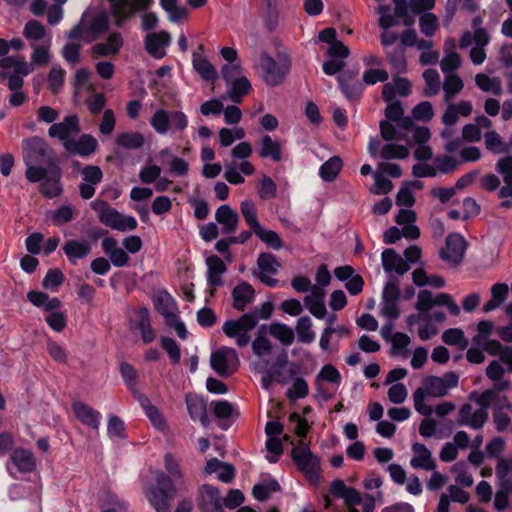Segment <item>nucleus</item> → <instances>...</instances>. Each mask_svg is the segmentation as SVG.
<instances>
[{
    "instance_id": "nucleus-37",
    "label": "nucleus",
    "mask_w": 512,
    "mask_h": 512,
    "mask_svg": "<svg viewBox=\"0 0 512 512\" xmlns=\"http://www.w3.org/2000/svg\"><path fill=\"white\" fill-rule=\"evenodd\" d=\"M442 341L449 346H458L460 350H464L468 346L463 330L460 328H449L442 334Z\"/></svg>"
},
{
    "instance_id": "nucleus-44",
    "label": "nucleus",
    "mask_w": 512,
    "mask_h": 512,
    "mask_svg": "<svg viewBox=\"0 0 512 512\" xmlns=\"http://www.w3.org/2000/svg\"><path fill=\"white\" fill-rule=\"evenodd\" d=\"M161 8L168 13L171 22H178L187 16V9L177 5V0H160Z\"/></svg>"
},
{
    "instance_id": "nucleus-45",
    "label": "nucleus",
    "mask_w": 512,
    "mask_h": 512,
    "mask_svg": "<svg viewBox=\"0 0 512 512\" xmlns=\"http://www.w3.org/2000/svg\"><path fill=\"white\" fill-rule=\"evenodd\" d=\"M170 112L158 109L150 119V125L159 134H165L170 128Z\"/></svg>"
},
{
    "instance_id": "nucleus-62",
    "label": "nucleus",
    "mask_w": 512,
    "mask_h": 512,
    "mask_svg": "<svg viewBox=\"0 0 512 512\" xmlns=\"http://www.w3.org/2000/svg\"><path fill=\"white\" fill-rule=\"evenodd\" d=\"M107 434L110 437H118L121 439L125 438L126 434L124 421L118 416H110L107 423Z\"/></svg>"
},
{
    "instance_id": "nucleus-8",
    "label": "nucleus",
    "mask_w": 512,
    "mask_h": 512,
    "mask_svg": "<svg viewBox=\"0 0 512 512\" xmlns=\"http://www.w3.org/2000/svg\"><path fill=\"white\" fill-rule=\"evenodd\" d=\"M197 506L200 512H224L220 490L211 484H202L198 489Z\"/></svg>"
},
{
    "instance_id": "nucleus-57",
    "label": "nucleus",
    "mask_w": 512,
    "mask_h": 512,
    "mask_svg": "<svg viewBox=\"0 0 512 512\" xmlns=\"http://www.w3.org/2000/svg\"><path fill=\"white\" fill-rule=\"evenodd\" d=\"M413 118L417 121L429 122L434 116V109L429 101H422L412 109Z\"/></svg>"
},
{
    "instance_id": "nucleus-32",
    "label": "nucleus",
    "mask_w": 512,
    "mask_h": 512,
    "mask_svg": "<svg viewBox=\"0 0 512 512\" xmlns=\"http://www.w3.org/2000/svg\"><path fill=\"white\" fill-rule=\"evenodd\" d=\"M230 84L231 88L228 91V94L234 103H240L242 101V97L248 95L252 89L250 81L244 76L235 79Z\"/></svg>"
},
{
    "instance_id": "nucleus-58",
    "label": "nucleus",
    "mask_w": 512,
    "mask_h": 512,
    "mask_svg": "<svg viewBox=\"0 0 512 512\" xmlns=\"http://www.w3.org/2000/svg\"><path fill=\"white\" fill-rule=\"evenodd\" d=\"M469 399L474 400L480 406V409L487 411L491 404L496 403L497 395H494V390L487 389L481 394L476 391L471 392Z\"/></svg>"
},
{
    "instance_id": "nucleus-12",
    "label": "nucleus",
    "mask_w": 512,
    "mask_h": 512,
    "mask_svg": "<svg viewBox=\"0 0 512 512\" xmlns=\"http://www.w3.org/2000/svg\"><path fill=\"white\" fill-rule=\"evenodd\" d=\"M171 43L169 32L161 30L159 32L148 33L144 38L145 50L155 59H161L166 55L165 47Z\"/></svg>"
},
{
    "instance_id": "nucleus-33",
    "label": "nucleus",
    "mask_w": 512,
    "mask_h": 512,
    "mask_svg": "<svg viewBox=\"0 0 512 512\" xmlns=\"http://www.w3.org/2000/svg\"><path fill=\"white\" fill-rule=\"evenodd\" d=\"M423 389L425 391V395L432 397H443L447 394V391L444 387L443 380L438 376L429 375L426 376L423 381Z\"/></svg>"
},
{
    "instance_id": "nucleus-60",
    "label": "nucleus",
    "mask_w": 512,
    "mask_h": 512,
    "mask_svg": "<svg viewBox=\"0 0 512 512\" xmlns=\"http://www.w3.org/2000/svg\"><path fill=\"white\" fill-rule=\"evenodd\" d=\"M81 174L83 182L92 185L99 184L103 179V172L101 168L97 165H86L82 169Z\"/></svg>"
},
{
    "instance_id": "nucleus-6",
    "label": "nucleus",
    "mask_w": 512,
    "mask_h": 512,
    "mask_svg": "<svg viewBox=\"0 0 512 512\" xmlns=\"http://www.w3.org/2000/svg\"><path fill=\"white\" fill-rule=\"evenodd\" d=\"M232 362L238 363V354L235 349L221 347L211 353V368L221 377H230L237 369Z\"/></svg>"
},
{
    "instance_id": "nucleus-34",
    "label": "nucleus",
    "mask_w": 512,
    "mask_h": 512,
    "mask_svg": "<svg viewBox=\"0 0 512 512\" xmlns=\"http://www.w3.org/2000/svg\"><path fill=\"white\" fill-rule=\"evenodd\" d=\"M269 332L285 346H289L294 342V331L286 324L273 323L269 326Z\"/></svg>"
},
{
    "instance_id": "nucleus-22",
    "label": "nucleus",
    "mask_w": 512,
    "mask_h": 512,
    "mask_svg": "<svg viewBox=\"0 0 512 512\" xmlns=\"http://www.w3.org/2000/svg\"><path fill=\"white\" fill-rule=\"evenodd\" d=\"M215 417L219 420L218 426L227 430L233 423L234 407L227 400H217L211 403Z\"/></svg>"
},
{
    "instance_id": "nucleus-38",
    "label": "nucleus",
    "mask_w": 512,
    "mask_h": 512,
    "mask_svg": "<svg viewBox=\"0 0 512 512\" xmlns=\"http://www.w3.org/2000/svg\"><path fill=\"white\" fill-rule=\"evenodd\" d=\"M450 43L452 51L447 52L446 56L442 59L440 63L441 70L444 73H451L457 70L461 65V58L457 52L454 51L455 49V42L454 40H448L445 43V46H447Z\"/></svg>"
},
{
    "instance_id": "nucleus-61",
    "label": "nucleus",
    "mask_w": 512,
    "mask_h": 512,
    "mask_svg": "<svg viewBox=\"0 0 512 512\" xmlns=\"http://www.w3.org/2000/svg\"><path fill=\"white\" fill-rule=\"evenodd\" d=\"M434 296L430 290H420L415 308L422 314L427 313L434 307Z\"/></svg>"
},
{
    "instance_id": "nucleus-17",
    "label": "nucleus",
    "mask_w": 512,
    "mask_h": 512,
    "mask_svg": "<svg viewBox=\"0 0 512 512\" xmlns=\"http://www.w3.org/2000/svg\"><path fill=\"white\" fill-rule=\"evenodd\" d=\"M412 451L415 456L410 460V465L414 469H423L432 471L436 468V462L432 457L430 450L422 443L415 442L412 445Z\"/></svg>"
},
{
    "instance_id": "nucleus-41",
    "label": "nucleus",
    "mask_w": 512,
    "mask_h": 512,
    "mask_svg": "<svg viewBox=\"0 0 512 512\" xmlns=\"http://www.w3.org/2000/svg\"><path fill=\"white\" fill-rule=\"evenodd\" d=\"M423 78L426 82V87L423 91L424 96L433 97L440 91V76L437 70L427 69L423 72Z\"/></svg>"
},
{
    "instance_id": "nucleus-4",
    "label": "nucleus",
    "mask_w": 512,
    "mask_h": 512,
    "mask_svg": "<svg viewBox=\"0 0 512 512\" xmlns=\"http://www.w3.org/2000/svg\"><path fill=\"white\" fill-rule=\"evenodd\" d=\"M291 458L307 479L317 480L319 478L320 459L312 453L306 443L300 441L299 445L294 446Z\"/></svg>"
},
{
    "instance_id": "nucleus-10",
    "label": "nucleus",
    "mask_w": 512,
    "mask_h": 512,
    "mask_svg": "<svg viewBox=\"0 0 512 512\" xmlns=\"http://www.w3.org/2000/svg\"><path fill=\"white\" fill-rule=\"evenodd\" d=\"M71 409L76 419L83 424L91 428L92 430H98L102 420V414L82 401H75L71 405Z\"/></svg>"
},
{
    "instance_id": "nucleus-50",
    "label": "nucleus",
    "mask_w": 512,
    "mask_h": 512,
    "mask_svg": "<svg viewBox=\"0 0 512 512\" xmlns=\"http://www.w3.org/2000/svg\"><path fill=\"white\" fill-rule=\"evenodd\" d=\"M464 87L462 79L456 74H449L445 77L443 89L445 92V101L452 99Z\"/></svg>"
},
{
    "instance_id": "nucleus-28",
    "label": "nucleus",
    "mask_w": 512,
    "mask_h": 512,
    "mask_svg": "<svg viewBox=\"0 0 512 512\" xmlns=\"http://www.w3.org/2000/svg\"><path fill=\"white\" fill-rule=\"evenodd\" d=\"M188 413L192 420L200 421L203 426L208 425L206 403L197 397H186Z\"/></svg>"
},
{
    "instance_id": "nucleus-40",
    "label": "nucleus",
    "mask_w": 512,
    "mask_h": 512,
    "mask_svg": "<svg viewBox=\"0 0 512 512\" xmlns=\"http://www.w3.org/2000/svg\"><path fill=\"white\" fill-rule=\"evenodd\" d=\"M257 265L261 271V274H272L278 273L280 263L277 261L275 255L269 252H261L257 259Z\"/></svg>"
},
{
    "instance_id": "nucleus-52",
    "label": "nucleus",
    "mask_w": 512,
    "mask_h": 512,
    "mask_svg": "<svg viewBox=\"0 0 512 512\" xmlns=\"http://www.w3.org/2000/svg\"><path fill=\"white\" fill-rule=\"evenodd\" d=\"M419 27L421 33L426 37H432L439 27V21L435 14L425 12L419 18Z\"/></svg>"
},
{
    "instance_id": "nucleus-14",
    "label": "nucleus",
    "mask_w": 512,
    "mask_h": 512,
    "mask_svg": "<svg viewBox=\"0 0 512 512\" xmlns=\"http://www.w3.org/2000/svg\"><path fill=\"white\" fill-rule=\"evenodd\" d=\"M50 174L45 181L40 184L41 194L48 199L59 197L63 193L61 185L62 172L56 163H51Z\"/></svg>"
},
{
    "instance_id": "nucleus-9",
    "label": "nucleus",
    "mask_w": 512,
    "mask_h": 512,
    "mask_svg": "<svg viewBox=\"0 0 512 512\" xmlns=\"http://www.w3.org/2000/svg\"><path fill=\"white\" fill-rule=\"evenodd\" d=\"M81 131L79 117L76 114H70L64 117L63 121L53 123L48 129V135L51 138H58L65 148V142L71 141L72 134H78Z\"/></svg>"
},
{
    "instance_id": "nucleus-7",
    "label": "nucleus",
    "mask_w": 512,
    "mask_h": 512,
    "mask_svg": "<svg viewBox=\"0 0 512 512\" xmlns=\"http://www.w3.org/2000/svg\"><path fill=\"white\" fill-rule=\"evenodd\" d=\"M446 247L439 252L441 260L452 264L459 265L465 255L467 249V241L460 233H450L445 240Z\"/></svg>"
},
{
    "instance_id": "nucleus-24",
    "label": "nucleus",
    "mask_w": 512,
    "mask_h": 512,
    "mask_svg": "<svg viewBox=\"0 0 512 512\" xmlns=\"http://www.w3.org/2000/svg\"><path fill=\"white\" fill-rule=\"evenodd\" d=\"M321 380L339 385L341 382L340 372L333 365L326 364L316 376L317 392L321 395L323 400L327 401L331 398V395L324 391L319 383Z\"/></svg>"
},
{
    "instance_id": "nucleus-51",
    "label": "nucleus",
    "mask_w": 512,
    "mask_h": 512,
    "mask_svg": "<svg viewBox=\"0 0 512 512\" xmlns=\"http://www.w3.org/2000/svg\"><path fill=\"white\" fill-rule=\"evenodd\" d=\"M119 372L123 383L129 391L137 388L138 372L132 364L121 362L119 365Z\"/></svg>"
},
{
    "instance_id": "nucleus-27",
    "label": "nucleus",
    "mask_w": 512,
    "mask_h": 512,
    "mask_svg": "<svg viewBox=\"0 0 512 512\" xmlns=\"http://www.w3.org/2000/svg\"><path fill=\"white\" fill-rule=\"evenodd\" d=\"M109 16L107 12H98L86 27V33L89 34L93 40L98 39L101 35L106 33L109 29Z\"/></svg>"
},
{
    "instance_id": "nucleus-25",
    "label": "nucleus",
    "mask_w": 512,
    "mask_h": 512,
    "mask_svg": "<svg viewBox=\"0 0 512 512\" xmlns=\"http://www.w3.org/2000/svg\"><path fill=\"white\" fill-rule=\"evenodd\" d=\"M192 63L193 68L204 81L214 83L217 80L216 69L207 58L194 53Z\"/></svg>"
},
{
    "instance_id": "nucleus-29",
    "label": "nucleus",
    "mask_w": 512,
    "mask_h": 512,
    "mask_svg": "<svg viewBox=\"0 0 512 512\" xmlns=\"http://www.w3.org/2000/svg\"><path fill=\"white\" fill-rule=\"evenodd\" d=\"M259 156L261 158H271L274 162H280L282 160V150L279 142L274 141L269 135H264L261 139Z\"/></svg>"
},
{
    "instance_id": "nucleus-19",
    "label": "nucleus",
    "mask_w": 512,
    "mask_h": 512,
    "mask_svg": "<svg viewBox=\"0 0 512 512\" xmlns=\"http://www.w3.org/2000/svg\"><path fill=\"white\" fill-rule=\"evenodd\" d=\"M207 265V283L212 287H220L223 285L221 278L227 270L224 261L217 255H211L206 258Z\"/></svg>"
},
{
    "instance_id": "nucleus-16",
    "label": "nucleus",
    "mask_w": 512,
    "mask_h": 512,
    "mask_svg": "<svg viewBox=\"0 0 512 512\" xmlns=\"http://www.w3.org/2000/svg\"><path fill=\"white\" fill-rule=\"evenodd\" d=\"M10 461L22 474L32 473L36 469V458L29 449L18 447L10 454Z\"/></svg>"
},
{
    "instance_id": "nucleus-2",
    "label": "nucleus",
    "mask_w": 512,
    "mask_h": 512,
    "mask_svg": "<svg viewBox=\"0 0 512 512\" xmlns=\"http://www.w3.org/2000/svg\"><path fill=\"white\" fill-rule=\"evenodd\" d=\"M291 59L285 54L283 61L278 64L275 59L266 52L260 54V67L263 81L271 87L281 85L291 70Z\"/></svg>"
},
{
    "instance_id": "nucleus-49",
    "label": "nucleus",
    "mask_w": 512,
    "mask_h": 512,
    "mask_svg": "<svg viewBox=\"0 0 512 512\" xmlns=\"http://www.w3.org/2000/svg\"><path fill=\"white\" fill-rule=\"evenodd\" d=\"M392 347L390 354L392 356L402 355L407 357L409 351L407 350V346L410 344V337L403 332H396L392 336Z\"/></svg>"
},
{
    "instance_id": "nucleus-11",
    "label": "nucleus",
    "mask_w": 512,
    "mask_h": 512,
    "mask_svg": "<svg viewBox=\"0 0 512 512\" xmlns=\"http://www.w3.org/2000/svg\"><path fill=\"white\" fill-rule=\"evenodd\" d=\"M98 148L97 139L91 134H82L78 140L71 139L65 142V150L70 155H78L82 158H88L93 155Z\"/></svg>"
},
{
    "instance_id": "nucleus-43",
    "label": "nucleus",
    "mask_w": 512,
    "mask_h": 512,
    "mask_svg": "<svg viewBox=\"0 0 512 512\" xmlns=\"http://www.w3.org/2000/svg\"><path fill=\"white\" fill-rule=\"evenodd\" d=\"M339 89L349 101L360 99L364 91V85L361 81L338 82Z\"/></svg>"
},
{
    "instance_id": "nucleus-30",
    "label": "nucleus",
    "mask_w": 512,
    "mask_h": 512,
    "mask_svg": "<svg viewBox=\"0 0 512 512\" xmlns=\"http://www.w3.org/2000/svg\"><path fill=\"white\" fill-rule=\"evenodd\" d=\"M342 159L339 156H332L319 168V175L325 182H332L336 179L342 169Z\"/></svg>"
},
{
    "instance_id": "nucleus-48",
    "label": "nucleus",
    "mask_w": 512,
    "mask_h": 512,
    "mask_svg": "<svg viewBox=\"0 0 512 512\" xmlns=\"http://www.w3.org/2000/svg\"><path fill=\"white\" fill-rule=\"evenodd\" d=\"M476 85L484 92H492L494 95H500L502 92L500 81L496 78H490L484 73H479L475 77Z\"/></svg>"
},
{
    "instance_id": "nucleus-63",
    "label": "nucleus",
    "mask_w": 512,
    "mask_h": 512,
    "mask_svg": "<svg viewBox=\"0 0 512 512\" xmlns=\"http://www.w3.org/2000/svg\"><path fill=\"white\" fill-rule=\"evenodd\" d=\"M380 133L384 140H403L404 134L396 129V127L388 120H382L379 123Z\"/></svg>"
},
{
    "instance_id": "nucleus-5",
    "label": "nucleus",
    "mask_w": 512,
    "mask_h": 512,
    "mask_svg": "<svg viewBox=\"0 0 512 512\" xmlns=\"http://www.w3.org/2000/svg\"><path fill=\"white\" fill-rule=\"evenodd\" d=\"M111 13L115 18V24L121 27L125 21L135 16L138 12L146 11L154 0H107Z\"/></svg>"
},
{
    "instance_id": "nucleus-59",
    "label": "nucleus",
    "mask_w": 512,
    "mask_h": 512,
    "mask_svg": "<svg viewBox=\"0 0 512 512\" xmlns=\"http://www.w3.org/2000/svg\"><path fill=\"white\" fill-rule=\"evenodd\" d=\"M46 33L42 23L37 20H29L24 27V36L30 40H41Z\"/></svg>"
},
{
    "instance_id": "nucleus-21",
    "label": "nucleus",
    "mask_w": 512,
    "mask_h": 512,
    "mask_svg": "<svg viewBox=\"0 0 512 512\" xmlns=\"http://www.w3.org/2000/svg\"><path fill=\"white\" fill-rule=\"evenodd\" d=\"M152 301L155 310L161 314L166 321L170 318H174L176 314L172 310L177 309L176 301L167 290H163L154 295Z\"/></svg>"
},
{
    "instance_id": "nucleus-23",
    "label": "nucleus",
    "mask_w": 512,
    "mask_h": 512,
    "mask_svg": "<svg viewBox=\"0 0 512 512\" xmlns=\"http://www.w3.org/2000/svg\"><path fill=\"white\" fill-rule=\"evenodd\" d=\"M69 262L77 264V260L85 258L91 251V246L86 241L68 240L62 247Z\"/></svg>"
},
{
    "instance_id": "nucleus-53",
    "label": "nucleus",
    "mask_w": 512,
    "mask_h": 512,
    "mask_svg": "<svg viewBox=\"0 0 512 512\" xmlns=\"http://www.w3.org/2000/svg\"><path fill=\"white\" fill-rule=\"evenodd\" d=\"M160 346L169 356L172 364H178L181 360V350L175 339L163 336L160 339Z\"/></svg>"
},
{
    "instance_id": "nucleus-26",
    "label": "nucleus",
    "mask_w": 512,
    "mask_h": 512,
    "mask_svg": "<svg viewBox=\"0 0 512 512\" xmlns=\"http://www.w3.org/2000/svg\"><path fill=\"white\" fill-rule=\"evenodd\" d=\"M138 324L141 337L144 343L148 344L155 340L156 334L150 323V313L147 307L138 308L137 312Z\"/></svg>"
},
{
    "instance_id": "nucleus-20",
    "label": "nucleus",
    "mask_w": 512,
    "mask_h": 512,
    "mask_svg": "<svg viewBox=\"0 0 512 512\" xmlns=\"http://www.w3.org/2000/svg\"><path fill=\"white\" fill-rule=\"evenodd\" d=\"M216 221L223 226L224 234H232L236 231L239 215L229 205H221L215 213Z\"/></svg>"
},
{
    "instance_id": "nucleus-36",
    "label": "nucleus",
    "mask_w": 512,
    "mask_h": 512,
    "mask_svg": "<svg viewBox=\"0 0 512 512\" xmlns=\"http://www.w3.org/2000/svg\"><path fill=\"white\" fill-rule=\"evenodd\" d=\"M265 334L266 327L261 326L258 330L256 338L252 342L253 353L258 357L269 355L272 351V344Z\"/></svg>"
},
{
    "instance_id": "nucleus-46",
    "label": "nucleus",
    "mask_w": 512,
    "mask_h": 512,
    "mask_svg": "<svg viewBox=\"0 0 512 512\" xmlns=\"http://www.w3.org/2000/svg\"><path fill=\"white\" fill-rule=\"evenodd\" d=\"M409 155V149L402 144L388 143L385 144L380 152L382 159H405Z\"/></svg>"
},
{
    "instance_id": "nucleus-13",
    "label": "nucleus",
    "mask_w": 512,
    "mask_h": 512,
    "mask_svg": "<svg viewBox=\"0 0 512 512\" xmlns=\"http://www.w3.org/2000/svg\"><path fill=\"white\" fill-rule=\"evenodd\" d=\"M91 207L98 213L99 221L113 230L123 229L118 221L122 218V214L115 208L111 207L104 200H95L91 203Z\"/></svg>"
},
{
    "instance_id": "nucleus-39",
    "label": "nucleus",
    "mask_w": 512,
    "mask_h": 512,
    "mask_svg": "<svg viewBox=\"0 0 512 512\" xmlns=\"http://www.w3.org/2000/svg\"><path fill=\"white\" fill-rule=\"evenodd\" d=\"M312 321L309 316H302L297 320L296 332L301 343L309 344L315 339V333L311 330Z\"/></svg>"
},
{
    "instance_id": "nucleus-35",
    "label": "nucleus",
    "mask_w": 512,
    "mask_h": 512,
    "mask_svg": "<svg viewBox=\"0 0 512 512\" xmlns=\"http://www.w3.org/2000/svg\"><path fill=\"white\" fill-rule=\"evenodd\" d=\"M485 146L487 150L495 154H503L509 152V145L503 141L502 137L495 130L485 133Z\"/></svg>"
},
{
    "instance_id": "nucleus-31",
    "label": "nucleus",
    "mask_w": 512,
    "mask_h": 512,
    "mask_svg": "<svg viewBox=\"0 0 512 512\" xmlns=\"http://www.w3.org/2000/svg\"><path fill=\"white\" fill-rule=\"evenodd\" d=\"M115 142L125 149H138L144 145L145 139L140 132H123L117 135Z\"/></svg>"
},
{
    "instance_id": "nucleus-18",
    "label": "nucleus",
    "mask_w": 512,
    "mask_h": 512,
    "mask_svg": "<svg viewBox=\"0 0 512 512\" xmlns=\"http://www.w3.org/2000/svg\"><path fill=\"white\" fill-rule=\"evenodd\" d=\"M233 307L237 311H244L247 305L255 299V290L251 284L242 281L232 290Z\"/></svg>"
},
{
    "instance_id": "nucleus-64",
    "label": "nucleus",
    "mask_w": 512,
    "mask_h": 512,
    "mask_svg": "<svg viewBox=\"0 0 512 512\" xmlns=\"http://www.w3.org/2000/svg\"><path fill=\"white\" fill-rule=\"evenodd\" d=\"M276 192L277 186L274 180L267 175H263L258 191L259 197L262 200L271 199L276 196Z\"/></svg>"
},
{
    "instance_id": "nucleus-47",
    "label": "nucleus",
    "mask_w": 512,
    "mask_h": 512,
    "mask_svg": "<svg viewBox=\"0 0 512 512\" xmlns=\"http://www.w3.org/2000/svg\"><path fill=\"white\" fill-rule=\"evenodd\" d=\"M240 209L246 223L249 225L253 233L255 232V229L258 230L262 226L257 219V210L252 200L243 201Z\"/></svg>"
},
{
    "instance_id": "nucleus-56",
    "label": "nucleus",
    "mask_w": 512,
    "mask_h": 512,
    "mask_svg": "<svg viewBox=\"0 0 512 512\" xmlns=\"http://www.w3.org/2000/svg\"><path fill=\"white\" fill-rule=\"evenodd\" d=\"M65 276L60 269H49L42 280V286L47 290H55L63 284Z\"/></svg>"
},
{
    "instance_id": "nucleus-1",
    "label": "nucleus",
    "mask_w": 512,
    "mask_h": 512,
    "mask_svg": "<svg viewBox=\"0 0 512 512\" xmlns=\"http://www.w3.org/2000/svg\"><path fill=\"white\" fill-rule=\"evenodd\" d=\"M176 488L170 476L164 472L156 475L155 483L148 487L146 497L156 512H170Z\"/></svg>"
},
{
    "instance_id": "nucleus-42",
    "label": "nucleus",
    "mask_w": 512,
    "mask_h": 512,
    "mask_svg": "<svg viewBox=\"0 0 512 512\" xmlns=\"http://www.w3.org/2000/svg\"><path fill=\"white\" fill-rule=\"evenodd\" d=\"M254 234L269 248L274 250H280L284 245L283 240L275 231L265 229L263 226L258 230L255 229Z\"/></svg>"
},
{
    "instance_id": "nucleus-3",
    "label": "nucleus",
    "mask_w": 512,
    "mask_h": 512,
    "mask_svg": "<svg viewBox=\"0 0 512 512\" xmlns=\"http://www.w3.org/2000/svg\"><path fill=\"white\" fill-rule=\"evenodd\" d=\"M22 154L25 164H47L49 167L54 162V151L47 142L39 137L32 136L22 140Z\"/></svg>"
},
{
    "instance_id": "nucleus-54",
    "label": "nucleus",
    "mask_w": 512,
    "mask_h": 512,
    "mask_svg": "<svg viewBox=\"0 0 512 512\" xmlns=\"http://www.w3.org/2000/svg\"><path fill=\"white\" fill-rule=\"evenodd\" d=\"M309 393V386L307 381L302 377L294 379L292 388L286 391V396L290 400H297L305 398Z\"/></svg>"
},
{
    "instance_id": "nucleus-15",
    "label": "nucleus",
    "mask_w": 512,
    "mask_h": 512,
    "mask_svg": "<svg viewBox=\"0 0 512 512\" xmlns=\"http://www.w3.org/2000/svg\"><path fill=\"white\" fill-rule=\"evenodd\" d=\"M381 261L386 273L395 272L402 276L410 270V265L392 248L382 252Z\"/></svg>"
},
{
    "instance_id": "nucleus-55",
    "label": "nucleus",
    "mask_w": 512,
    "mask_h": 512,
    "mask_svg": "<svg viewBox=\"0 0 512 512\" xmlns=\"http://www.w3.org/2000/svg\"><path fill=\"white\" fill-rule=\"evenodd\" d=\"M36 164L37 163L26 164L27 168L25 171V176L27 180L32 183L43 182L49 177L50 174L49 167L45 168Z\"/></svg>"
}]
</instances>
